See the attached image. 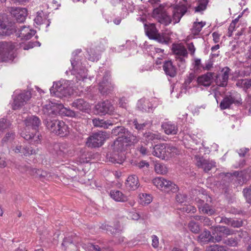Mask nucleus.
<instances>
[{
    "label": "nucleus",
    "mask_w": 251,
    "mask_h": 251,
    "mask_svg": "<svg viewBox=\"0 0 251 251\" xmlns=\"http://www.w3.org/2000/svg\"><path fill=\"white\" fill-rule=\"evenodd\" d=\"M126 134V136L118 137L109 146V154L107 156L109 161L114 163L122 164L125 159L123 152L130 144L136 142L135 136L131 133Z\"/></svg>",
    "instance_id": "1"
},
{
    "label": "nucleus",
    "mask_w": 251,
    "mask_h": 251,
    "mask_svg": "<svg viewBox=\"0 0 251 251\" xmlns=\"http://www.w3.org/2000/svg\"><path fill=\"white\" fill-rule=\"evenodd\" d=\"M171 7L173 8L172 19L165 11L164 7L161 5L154 9L152 17L165 26L170 24L172 20L175 24L179 23L181 18L187 12V7L185 4L180 2L178 4H174Z\"/></svg>",
    "instance_id": "2"
},
{
    "label": "nucleus",
    "mask_w": 251,
    "mask_h": 251,
    "mask_svg": "<svg viewBox=\"0 0 251 251\" xmlns=\"http://www.w3.org/2000/svg\"><path fill=\"white\" fill-rule=\"evenodd\" d=\"M171 7L173 8L172 19L165 11L164 7L161 5L154 9L152 17L165 26L170 24L172 20L175 24L179 23L181 18L187 12V7L185 4L180 2L178 4H174Z\"/></svg>",
    "instance_id": "3"
},
{
    "label": "nucleus",
    "mask_w": 251,
    "mask_h": 251,
    "mask_svg": "<svg viewBox=\"0 0 251 251\" xmlns=\"http://www.w3.org/2000/svg\"><path fill=\"white\" fill-rule=\"evenodd\" d=\"M25 128L21 135L32 145H37L40 142V134L37 131L41 124L39 118L35 116H28L25 120Z\"/></svg>",
    "instance_id": "4"
},
{
    "label": "nucleus",
    "mask_w": 251,
    "mask_h": 251,
    "mask_svg": "<svg viewBox=\"0 0 251 251\" xmlns=\"http://www.w3.org/2000/svg\"><path fill=\"white\" fill-rule=\"evenodd\" d=\"M177 153V150L173 146L164 144L156 145L153 147L152 154L162 159H167L172 157L174 153Z\"/></svg>",
    "instance_id": "5"
},
{
    "label": "nucleus",
    "mask_w": 251,
    "mask_h": 251,
    "mask_svg": "<svg viewBox=\"0 0 251 251\" xmlns=\"http://www.w3.org/2000/svg\"><path fill=\"white\" fill-rule=\"evenodd\" d=\"M172 50L179 67L183 69L186 67V59L188 58V52L185 47L181 44H174Z\"/></svg>",
    "instance_id": "6"
},
{
    "label": "nucleus",
    "mask_w": 251,
    "mask_h": 251,
    "mask_svg": "<svg viewBox=\"0 0 251 251\" xmlns=\"http://www.w3.org/2000/svg\"><path fill=\"white\" fill-rule=\"evenodd\" d=\"M108 138V135L105 131L94 133L87 138L86 145L91 148L100 147Z\"/></svg>",
    "instance_id": "7"
},
{
    "label": "nucleus",
    "mask_w": 251,
    "mask_h": 251,
    "mask_svg": "<svg viewBox=\"0 0 251 251\" xmlns=\"http://www.w3.org/2000/svg\"><path fill=\"white\" fill-rule=\"evenodd\" d=\"M152 183L158 189L166 192L175 193L178 190V187L173 182L162 177H156L152 179Z\"/></svg>",
    "instance_id": "8"
},
{
    "label": "nucleus",
    "mask_w": 251,
    "mask_h": 251,
    "mask_svg": "<svg viewBox=\"0 0 251 251\" xmlns=\"http://www.w3.org/2000/svg\"><path fill=\"white\" fill-rule=\"evenodd\" d=\"M14 47L11 44L4 42H0V61H8L14 58Z\"/></svg>",
    "instance_id": "9"
},
{
    "label": "nucleus",
    "mask_w": 251,
    "mask_h": 251,
    "mask_svg": "<svg viewBox=\"0 0 251 251\" xmlns=\"http://www.w3.org/2000/svg\"><path fill=\"white\" fill-rule=\"evenodd\" d=\"M51 95L59 98H62L70 95L71 88L66 83L62 84L60 81L53 83L52 86L50 89Z\"/></svg>",
    "instance_id": "10"
},
{
    "label": "nucleus",
    "mask_w": 251,
    "mask_h": 251,
    "mask_svg": "<svg viewBox=\"0 0 251 251\" xmlns=\"http://www.w3.org/2000/svg\"><path fill=\"white\" fill-rule=\"evenodd\" d=\"M110 76L109 71L105 72L102 80L99 83V91L103 94L110 93L115 87V85L110 81Z\"/></svg>",
    "instance_id": "11"
},
{
    "label": "nucleus",
    "mask_w": 251,
    "mask_h": 251,
    "mask_svg": "<svg viewBox=\"0 0 251 251\" xmlns=\"http://www.w3.org/2000/svg\"><path fill=\"white\" fill-rule=\"evenodd\" d=\"M31 98V94L29 92L26 91L21 93L14 98L13 102L12 104L14 110L20 108Z\"/></svg>",
    "instance_id": "12"
},
{
    "label": "nucleus",
    "mask_w": 251,
    "mask_h": 251,
    "mask_svg": "<svg viewBox=\"0 0 251 251\" xmlns=\"http://www.w3.org/2000/svg\"><path fill=\"white\" fill-rule=\"evenodd\" d=\"M95 110L100 115L111 114L114 111V108L109 101L105 100L100 102L96 105Z\"/></svg>",
    "instance_id": "13"
},
{
    "label": "nucleus",
    "mask_w": 251,
    "mask_h": 251,
    "mask_svg": "<svg viewBox=\"0 0 251 251\" xmlns=\"http://www.w3.org/2000/svg\"><path fill=\"white\" fill-rule=\"evenodd\" d=\"M16 34L18 37L23 40L30 39L35 34L36 31L29 28V26L25 25L19 26L16 28Z\"/></svg>",
    "instance_id": "14"
},
{
    "label": "nucleus",
    "mask_w": 251,
    "mask_h": 251,
    "mask_svg": "<svg viewBox=\"0 0 251 251\" xmlns=\"http://www.w3.org/2000/svg\"><path fill=\"white\" fill-rule=\"evenodd\" d=\"M195 159L197 166L203 169L205 172L209 171L215 166V163L214 161L204 159L202 157L196 156Z\"/></svg>",
    "instance_id": "15"
},
{
    "label": "nucleus",
    "mask_w": 251,
    "mask_h": 251,
    "mask_svg": "<svg viewBox=\"0 0 251 251\" xmlns=\"http://www.w3.org/2000/svg\"><path fill=\"white\" fill-rule=\"evenodd\" d=\"M16 27L17 25L16 24L8 23L6 25L0 19V35H9L16 31Z\"/></svg>",
    "instance_id": "16"
},
{
    "label": "nucleus",
    "mask_w": 251,
    "mask_h": 251,
    "mask_svg": "<svg viewBox=\"0 0 251 251\" xmlns=\"http://www.w3.org/2000/svg\"><path fill=\"white\" fill-rule=\"evenodd\" d=\"M11 13L16 18L17 22L22 23L25 21L27 16V10L24 8H12Z\"/></svg>",
    "instance_id": "17"
},
{
    "label": "nucleus",
    "mask_w": 251,
    "mask_h": 251,
    "mask_svg": "<svg viewBox=\"0 0 251 251\" xmlns=\"http://www.w3.org/2000/svg\"><path fill=\"white\" fill-rule=\"evenodd\" d=\"M230 69L228 67H225L222 69L221 75L217 77L216 83L220 86H226L227 85Z\"/></svg>",
    "instance_id": "18"
},
{
    "label": "nucleus",
    "mask_w": 251,
    "mask_h": 251,
    "mask_svg": "<svg viewBox=\"0 0 251 251\" xmlns=\"http://www.w3.org/2000/svg\"><path fill=\"white\" fill-rule=\"evenodd\" d=\"M197 241L201 245L206 244L210 242L214 243V237L209 230L204 229L198 236Z\"/></svg>",
    "instance_id": "19"
},
{
    "label": "nucleus",
    "mask_w": 251,
    "mask_h": 251,
    "mask_svg": "<svg viewBox=\"0 0 251 251\" xmlns=\"http://www.w3.org/2000/svg\"><path fill=\"white\" fill-rule=\"evenodd\" d=\"M137 107L143 112H150L152 111L153 105L149 100L141 99L138 100Z\"/></svg>",
    "instance_id": "20"
},
{
    "label": "nucleus",
    "mask_w": 251,
    "mask_h": 251,
    "mask_svg": "<svg viewBox=\"0 0 251 251\" xmlns=\"http://www.w3.org/2000/svg\"><path fill=\"white\" fill-rule=\"evenodd\" d=\"M161 127L167 135H175L178 132L177 125L170 121L163 123Z\"/></svg>",
    "instance_id": "21"
},
{
    "label": "nucleus",
    "mask_w": 251,
    "mask_h": 251,
    "mask_svg": "<svg viewBox=\"0 0 251 251\" xmlns=\"http://www.w3.org/2000/svg\"><path fill=\"white\" fill-rule=\"evenodd\" d=\"M196 201L200 210L204 214L211 215L215 213L214 209L212 208L208 204L204 203L203 200L196 198Z\"/></svg>",
    "instance_id": "22"
},
{
    "label": "nucleus",
    "mask_w": 251,
    "mask_h": 251,
    "mask_svg": "<svg viewBox=\"0 0 251 251\" xmlns=\"http://www.w3.org/2000/svg\"><path fill=\"white\" fill-rule=\"evenodd\" d=\"M126 186L130 190H136L140 186L138 177L135 175H132L127 177L126 183Z\"/></svg>",
    "instance_id": "23"
},
{
    "label": "nucleus",
    "mask_w": 251,
    "mask_h": 251,
    "mask_svg": "<svg viewBox=\"0 0 251 251\" xmlns=\"http://www.w3.org/2000/svg\"><path fill=\"white\" fill-rule=\"evenodd\" d=\"M214 74L208 72L197 78L198 83L204 86H209L212 82Z\"/></svg>",
    "instance_id": "24"
},
{
    "label": "nucleus",
    "mask_w": 251,
    "mask_h": 251,
    "mask_svg": "<svg viewBox=\"0 0 251 251\" xmlns=\"http://www.w3.org/2000/svg\"><path fill=\"white\" fill-rule=\"evenodd\" d=\"M240 101L236 100L235 98L231 96H226L221 101L220 106L222 109H226L230 107V105L233 104H239Z\"/></svg>",
    "instance_id": "25"
},
{
    "label": "nucleus",
    "mask_w": 251,
    "mask_h": 251,
    "mask_svg": "<svg viewBox=\"0 0 251 251\" xmlns=\"http://www.w3.org/2000/svg\"><path fill=\"white\" fill-rule=\"evenodd\" d=\"M59 122H61V121H58L56 119H52L51 118H46L45 119L44 123L46 127L50 130L51 132L56 133V130H57V126L59 124Z\"/></svg>",
    "instance_id": "26"
},
{
    "label": "nucleus",
    "mask_w": 251,
    "mask_h": 251,
    "mask_svg": "<svg viewBox=\"0 0 251 251\" xmlns=\"http://www.w3.org/2000/svg\"><path fill=\"white\" fill-rule=\"evenodd\" d=\"M72 106L82 111H84L90 108L89 103L82 99L75 100L72 102Z\"/></svg>",
    "instance_id": "27"
},
{
    "label": "nucleus",
    "mask_w": 251,
    "mask_h": 251,
    "mask_svg": "<svg viewBox=\"0 0 251 251\" xmlns=\"http://www.w3.org/2000/svg\"><path fill=\"white\" fill-rule=\"evenodd\" d=\"M163 70L167 75L174 77L176 74V68L171 61H165L163 65Z\"/></svg>",
    "instance_id": "28"
},
{
    "label": "nucleus",
    "mask_w": 251,
    "mask_h": 251,
    "mask_svg": "<svg viewBox=\"0 0 251 251\" xmlns=\"http://www.w3.org/2000/svg\"><path fill=\"white\" fill-rule=\"evenodd\" d=\"M145 30L146 35L151 39L154 40L158 33V30L154 24H151L149 25L145 24Z\"/></svg>",
    "instance_id": "29"
},
{
    "label": "nucleus",
    "mask_w": 251,
    "mask_h": 251,
    "mask_svg": "<svg viewBox=\"0 0 251 251\" xmlns=\"http://www.w3.org/2000/svg\"><path fill=\"white\" fill-rule=\"evenodd\" d=\"M55 103L49 101L47 104L43 106V111L44 114L47 116V118H52L53 115H55Z\"/></svg>",
    "instance_id": "30"
},
{
    "label": "nucleus",
    "mask_w": 251,
    "mask_h": 251,
    "mask_svg": "<svg viewBox=\"0 0 251 251\" xmlns=\"http://www.w3.org/2000/svg\"><path fill=\"white\" fill-rule=\"evenodd\" d=\"M68 145L65 144H55L53 149L57 155L60 157H65L68 153Z\"/></svg>",
    "instance_id": "31"
},
{
    "label": "nucleus",
    "mask_w": 251,
    "mask_h": 251,
    "mask_svg": "<svg viewBox=\"0 0 251 251\" xmlns=\"http://www.w3.org/2000/svg\"><path fill=\"white\" fill-rule=\"evenodd\" d=\"M246 232H241L238 234V237H230L223 240V243L227 246L230 247H236L238 245V240L242 237V236L247 235Z\"/></svg>",
    "instance_id": "32"
},
{
    "label": "nucleus",
    "mask_w": 251,
    "mask_h": 251,
    "mask_svg": "<svg viewBox=\"0 0 251 251\" xmlns=\"http://www.w3.org/2000/svg\"><path fill=\"white\" fill-rule=\"evenodd\" d=\"M110 195L112 199L118 202H125L127 201V197L119 190H111Z\"/></svg>",
    "instance_id": "33"
},
{
    "label": "nucleus",
    "mask_w": 251,
    "mask_h": 251,
    "mask_svg": "<svg viewBox=\"0 0 251 251\" xmlns=\"http://www.w3.org/2000/svg\"><path fill=\"white\" fill-rule=\"evenodd\" d=\"M12 150L15 153H20L25 156L31 155L35 153V151L33 149L24 147L20 145H18L15 147H14Z\"/></svg>",
    "instance_id": "34"
},
{
    "label": "nucleus",
    "mask_w": 251,
    "mask_h": 251,
    "mask_svg": "<svg viewBox=\"0 0 251 251\" xmlns=\"http://www.w3.org/2000/svg\"><path fill=\"white\" fill-rule=\"evenodd\" d=\"M92 123L94 126L98 127H103L107 129L109 126H112L113 123L110 120L104 121L103 119L95 118L92 120Z\"/></svg>",
    "instance_id": "35"
},
{
    "label": "nucleus",
    "mask_w": 251,
    "mask_h": 251,
    "mask_svg": "<svg viewBox=\"0 0 251 251\" xmlns=\"http://www.w3.org/2000/svg\"><path fill=\"white\" fill-rule=\"evenodd\" d=\"M62 245L64 247V250L66 251H74L76 250V246L74 243L72 237L65 238Z\"/></svg>",
    "instance_id": "36"
},
{
    "label": "nucleus",
    "mask_w": 251,
    "mask_h": 251,
    "mask_svg": "<svg viewBox=\"0 0 251 251\" xmlns=\"http://www.w3.org/2000/svg\"><path fill=\"white\" fill-rule=\"evenodd\" d=\"M208 3V0H198L196 1V5L193 7L195 12H201L204 11Z\"/></svg>",
    "instance_id": "37"
},
{
    "label": "nucleus",
    "mask_w": 251,
    "mask_h": 251,
    "mask_svg": "<svg viewBox=\"0 0 251 251\" xmlns=\"http://www.w3.org/2000/svg\"><path fill=\"white\" fill-rule=\"evenodd\" d=\"M58 126H57V130H56V134L64 136L69 133L68 126L64 122L61 121V122H59Z\"/></svg>",
    "instance_id": "38"
},
{
    "label": "nucleus",
    "mask_w": 251,
    "mask_h": 251,
    "mask_svg": "<svg viewBox=\"0 0 251 251\" xmlns=\"http://www.w3.org/2000/svg\"><path fill=\"white\" fill-rule=\"evenodd\" d=\"M242 16V13L238 15V16L232 21L228 27L227 36L230 37L232 35L233 32L239 27V19Z\"/></svg>",
    "instance_id": "39"
},
{
    "label": "nucleus",
    "mask_w": 251,
    "mask_h": 251,
    "mask_svg": "<svg viewBox=\"0 0 251 251\" xmlns=\"http://www.w3.org/2000/svg\"><path fill=\"white\" fill-rule=\"evenodd\" d=\"M206 25L205 22H194L191 28V33L194 35H198L201 30L202 27Z\"/></svg>",
    "instance_id": "40"
},
{
    "label": "nucleus",
    "mask_w": 251,
    "mask_h": 251,
    "mask_svg": "<svg viewBox=\"0 0 251 251\" xmlns=\"http://www.w3.org/2000/svg\"><path fill=\"white\" fill-rule=\"evenodd\" d=\"M154 40L157 41L159 43L168 44L170 40V36L169 33H158Z\"/></svg>",
    "instance_id": "41"
},
{
    "label": "nucleus",
    "mask_w": 251,
    "mask_h": 251,
    "mask_svg": "<svg viewBox=\"0 0 251 251\" xmlns=\"http://www.w3.org/2000/svg\"><path fill=\"white\" fill-rule=\"evenodd\" d=\"M126 133H130L123 126H117L112 130V134L119 137L126 136Z\"/></svg>",
    "instance_id": "42"
},
{
    "label": "nucleus",
    "mask_w": 251,
    "mask_h": 251,
    "mask_svg": "<svg viewBox=\"0 0 251 251\" xmlns=\"http://www.w3.org/2000/svg\"><path fill=\"white\" fill-rule=\"evenodd\" d=\"M144 137L147 141H152L156 140H159L161 139V136L160 133H152L151 132H145L144 134Z\"/></svg>",
    "instance_id": "43"
},
{
    "label": "nucleus",
    "mask_w": 251,
    "mask_h": 251,
    "mask_svg": "<svg viewBox=\"0 0 251 251\" xmlns=\"http://www.w3.org/2000/svg\"><path fill=\"white\" fill-rule=\"evenodd\" d=\"M135 128L138 130H142L146 127H150L152 125V122L149 121H146L143 123H139L137 120H134L133 122Z\"/></svg>",
    "instance_id": "44"
},
{
    "label": "nucleus",
    "mask_w": 251,
    "mask_h": 251,
    "mask_svg": "<svg viewBox=\"0 0 251 251\" xmlns=\"http://www.w3.org/2000/svg\"><path fill=\"white\" fill-rule=\"evenodd\" d=\"M154 171L157 174L165 175L168 172V169L164 164L156 162L154 165Z\"/></svg>",
    "instance_id": "45"
},
{
    "label": "nucleus",
    "mask_w": 251,
    "mask_h": 251,
    "mask_svg": "<svg viewBox=\"0 0 251 251\" xmlns=\"http://www.w3.org/2000/svg\"><path fill=\"white\" fill-rule=\"evenodd\" d=\"M236 85L246 90L251 86V78L239 79L236 82Z\"/></svg>",
    "instance_id": "46"
},
{
    "label": "nucleus",
    "mask_w": 251,
    "mask_h": 251,
    "mask_svg": "<svg viewBox=\"0 0 251 251\" xmlns=\"http://www.w3.org/2000/svg\"><path fill=\"white\" fill-rule=\"evenodd\" d=\"M88 56V59L93 62L98 61L100 57V53L99 52H96L94 49H91L87 51Z\"/></svg>",
    "instance_id": "47"
},
{
    "label": "nucleus",
    "mask_w": 251,
    "mask_h": 251,
    "mask_svg": "<svg viewBox=\"0 0 251 251\" xmlns=\"http://www.w3.org/2000/svg\"><path fill=\"white\" fill-rule=\"evenodd\" d=\"M82 247L87 251H106L104 248H101L98 245H95L91 243L84 244Z\"/></svg>",
    "instance_id": "48"
},
{
    "label": "nucleus",
    "mask_w": 251,
    "mask_h": 251,
    "mask_svg": "<svg viewBox=\"0 0 251 251\" xmlns=\"http://www.w3.org/2000/svg\"><path fill=\"white\" fill-rule=\"evenodd\" d=\"M205 251H228V249L224 246L214 244L207 246Z\"/></svg>",
    "instance_id": "49"
},
{
    "label": "nucleus",
    "mask_w": 251,
    "mask_h": 251,
    "mask_svg": "<svg viewBox=\"0 0 251 251\" xmlns=\"http://www.w3.org/2000/svg\"><path fill=\"white\" fill-rule=\"evenodd\" d=\"M217 226H212L211 229L212 230V236L214 237V242H220L223 241V232L220 231L215 232V228Z\"/></svg>",
    "instance_id": "50"
},
{
    "label": "nucleus",
    "mask_w": 251,
    "mask_h": 251,
    "mask_svg": "<svg viewBox=\"0 0 251 251\" xmlns=\"http://www.w3.org/2000/svg\"><path fill=\"white\" fill-rule=\"evenodd\" d=\"M140 203L142 205L150 203L152 201L151 197L147 194L142 193L139 195Z\"/></svg>",
    "instance_id": "51"
},
{
    "label": "nucleus",
    "mask_w": 251,
    "mask_h": 251,
    "mask_svg": "<svg viewBox=\"0 0 251 251\" xmlns=\"http://www.w3.org/2000/svg\"><path fill=\"white\" fill-rule=\"evenodd\" d=\"M189 230L194 233H198L201 230L200 225L195 221L192 220L188 224Z\"/></svg>",
    "instance_id": "52"
},
{
    "label": "nucleus",
    "mask_w": 251,
    "mask_h": 251,
    "mask_svg": "<svg viewBox=\"0 0 251 251\" xmlns=\"http://www.w3.org/2000/svg\"><path fill=\"white\" fill-rule=\"evenodd\" d=\"M218 231L221 232H223V235H225L226 236L232 235L234 233V230L230 229L227 227L220 226H217V227L215 228V232Z\"/></svg>",
    "instance_id": "53"
},
{
    "label": "nucleus",
    "mask_w": 251,
    "mask_h": 251,
    "mask_svg": "<svg viewBox=\"0 0 251 251\" xmlns=\"http://www.w3.org/2000/svg\"><path fill=\"white\" fill-rule=\"evenodd\" d=\"M10 126V123L7 120L4 119L0 120V135L3 132L4 130L8 128Z\"/></svg>",
    "instance_id": "54"
},
{
    "label": "nucleus",
    "mask_w": 251,
    "mask_h": 251,
    "mask_svg": "<svg viewBox=\"0 0 251 251\" xmlns=\"http://www.w3.org/2000/svg\"><path fill=\"white\" fill-rule=\"evenodd\" d=\"M243 193L247 201L251 203V188L250 187L244 189Z\"/></svg>",
    "instance_id": "55"
},
{
    "label": "nucleus",
    "mask_w": 251,
    "mask_h": 251,
    "mask_svg": "<svg viewBox=\"0 0 251 251\" xmlns=\"http://www.w3.org/2000/svg\"><path fill=\"white\" fill-rule=\"evenodd\" d=\"M187 198L186 195L178 193L176 195V200L177 202L182 203L186 201Z\"/></svg>",
    "instance_id": "56"
},
{
    "label": "nucleus",
    "mask_w": 251,
    "mask_h": 251,
    "mask_svg": "<svg viewBox=\"0 0 251 251\" xmlns=\"http://www.w3.org/2000/svg\"><path fill=\"white\" fill-rule=\"evenodd\" d=\"M229 176H231L232 179H238L240 180V178L242 177V174L241 172H235L232 174H230L229 173H227L226 175V177H228Z\"/></svg>",
    "instance_id": "57"
},
{
    "label": "nucleus",
    "mask_w": 251,
    "mask_h": 251,
    "mask_svg": "<svg viewBox=\"0 0 251 251\" xmlns=\"http://www.w3.org/2000/svg\"><path fill=\"white\" fill-rule=\"evenodd\" d=\"M183 211L186 212V213H194L196 211V208L194 206L191 205H185L182 208Z\"/></svg>",
    "instance_id": "58"
},
{
    "label": "nucleus",
    "mask_w": 251,
    "mask_h": 251,
    "mask_svg": "<svg viewBox=\"0 0 251 251\" xmlns=\"http://www.w3.org/2000/svg\"><path fill=\"white\" fill-rule=\"evenodd\" d=\"M230 226L233 227H240L243 226V222L241 220H233L231 219Z\"/></svg>",
    "instance_id": "59"
},
{
    "label": "nucleus",
    "mask_w": 251,
    "mask_h": 251,
    "mask_svg": "<svg viewBox=\"0 0 251 251\" xmlns=\"http://www.w3.org/2000/svg\"><path fill=\"white\" fill-rule=\"evenodd\" d=\"M195 78V75L194 73H190L187 76L185 81V84L186 86H188Z\"/></svg>",
    "instance_id": "60"
},
{
    "label": "nucleus",
    "mask_w": 251,
    "mask_h": 251,
    "mask_svg": "<svg viewBox=\"0 0 251 251\" xmlns=\"http://www.w3.org/2000/svg\"><path fill=\"white\" fill-rule=\"evenodd\" d=\"M15 136V134L14 133H8L6 134L5 136L3 138L2 142V143L6 142L7 141H12Z\"/></svg>",
    "instance_id": "61"
},
{
    "label": "nucleus",
    "mask_w": 251,
    "mask_h": 251,
    "mask_svg": "<svg viewBox=\"0 0 251 251\" xmlns=\"http://www.w3.org/2000/svg\"><path fill=\"white\" fill-rule=\"evenodd\" d=\"M213 61L210 59L207 60L204 66L202 65V68L205 70H209L213 67Z\"/></svg>",
    "instance_id": "62"
},
{
    "label": "nucleus",
    "mask_w": 251,
    "mask_h": 251,
    "mask_svg": "<svg viewBox=\"0 0 251 251\" xmlns=\"http://www.w3.org/2000/svg\"><path fill=\"white\" fill-rule=\"evenodd\" d=\"M194 69L196 70H199L202 67L200 59L197 58L195 59L194 63Z\"/></svg>",
    "instance_id": "63"
},
{
    "label": "nucleus",
    "mask_w": 251,
    "mask_h": 251,
    "mask_svg": "<svg viewBox=\"0 0 251 251\" xmlns=\"http://www.w3.org/2000/svg\"><path fill=\"white\" fill-rule=\"evenodd\" d=\"M136 166L140 169H142L145 167L148 168L150 166L149 162L145 160H142L136 164Z\"/></svg>",
    "instance_id": "64"
}]
</instances>
